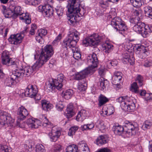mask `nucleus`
I'll return each mask as SVG.
<instances>
[{
  "mask_svg": "<svg viewBox=\"0 0 152 152\" xmlns=\"http://www.w3.org/2000/svg\"><path fill=\"white\" fill-rule=\"evenodd\" d=\"M87 62L89 65V67L76 74L75 79L76 80H80L85 78L88 75L93 74L97 66L98 61L96 54L93 53L88 56L87 59Z\"/></svg>",
  "mask_w": 152,
  "mask_h": 152,
  "instance_id": "1",
  "label": "nucleus"
},
{
  "mask_svg": "<svg viewBox=\"0 0 152 152\" xmlns=\"http://www.w3.org/2000/svg\"><path fill=\"white\" fill-rule=\"evenodd\" d=\"M80 0H68L67 6L69 13L67 19L71 23L77 22V18L83 15L84 12H81L79 8Z\"/></svg>",
  "mask_w": 152,
  "mask_h": 152,
  "instance_id": "2",
  "label": "nucleus"
},
{
  "mask_svg": "<svg viewBox=\"0 0 152 152\" xmlns=\"http://www.w3.org/2000/svg\"><path fill=\"white\" fill-rule=\"evenodd\" d=\"M80 33L76 30L70 31L67 37L65 39L62 43V46L63 48L66 50L67 48H74L79 39Z\"/></svg>",
  "mask_w": 152,
  "mask_h": 152,
  "instance_id": "3",
  "label": "nucleus"
},
{
  "mask_svg": "<svg viewBox=\"0 0 152 152\" xmlns=\"http://www.w3.org/2000/svg\"><path fill=\"white\" fill-rule=\"evenodd\" d=\"M44 118L43 120V122L42 123L41 120L34 118H29L27 121V124L29 127L32 128H37L39 126H41L42 124L44 127L47 126L48 127H49L51 126V123L48 121L45 117H44Z\"/></svg>",
  "mask_w": 152,
  "mask_h": 152,
  "instance_id": "4",
  "label": "nucleus"
},
{
  "mask_svg": "<svg viewBox=\"0 0 152 152\" xmlns=\"http://www.w3.org/2000/svg\"><path fill=\"white\" fill-rule=\"evenodd\" d=\"M137 17L132 18L130 22L131 23L135 24L133 27V29L134 31L138 32L142 34L146 35L147 33V29L145 28L144 23L139 21Z\"/></svg>",
  "mask_w": 152,
  "mask_h": 152,
  "instance_id": "5",
  "label": "nucleus"
},
{
  "mask_svg": "<svg viewBox=\"0 0 152 152\" xmlns=\"http://www.w3.org/2000/svg\"><path fill=\"white\" fill-rule=\"evenodd\" d=\"M124 126V134L127 137H130L135 134L137 130V127L135 126L136 123L128 121H126Z\"/></svg>",
  "mask_w": 152,
  "mask_h": 152,
  "instance_id": "6",
  "label": "nucleus"
},
{
  "mask_svg": "<svg viewBox=\"0 0 152 152\" xmlns=\"http://www.w3.org/2000/svg\"><path fill=\"white\" fill-rule=\"evenodd\" d=\"M111 24L121 34L127 29L125 23L119 17L114 18L111 21Z\"/></svg>",
  "mask_w": 152,
  "mask_h": 152,
  "instance_id": "7",
  "label": "nucleus"
},
{
  "mask_svg": "<svg viewBox=\"0 0 152 152\" xmlns=\"http://www.w3.org/2000/svg\"><path fill=\"white\" fill-rule=\"evenodd\" d=\"M102 37L97 34H94L89 37L86 38L83 41V44L85 46H95L101 41Z\"/></svg>",
  "mask_w": 152,
  "mask_h": 152,
  "instance_id": "8",
  "label": "nucleus"
},
{
  "mask_svg": "<svg viewBox=\"0 0 152 152\" xmlns=\"http://www.w3.org/2000/svg\"><path fill=\"white\" fill-rule=\"evenodd\" d=\"M128 97L121 96L116 99L117 102L120 104L121 108L126 111L132 112L135 108V104L134 103L130 104L129 102L128 101Z\"/></svg>",
  "mask_w": 152,
  "mask_h": 152,
  "instance_id": "9",
  "label": "nucleus"
},
{
  "mask_svg": "<svg viewBox=\"0 0 152 152\" xmlns=\"http://www.w3.org/2000/svg\"><path fill=\"white\" fill-rule=\"evenodd\" d=\"M34 64L31 67L29 66H27L25 67L24 69L22 68H21L18 67H17V69L15 70V71H18L19 72V74H22V76L19 77L20 79L22 78L24 75L27 77H28L33 72L37 69H38L39 68L37 66H36V67H34Z\"/></svg>",
  "mask_w": 152,
  "mask_h": 152,
  "instance_id": "10",
  "label": "nucleus"
},
{
  "mask_svg": "<svg viewBox=\"0 0 152 152\" xmlns=\"http://www.w3.org/2000/svg\"><path fill=\"white\" fill-rule=\"evenodd\" d=\"M27 28L21 32L20 34L11 35L8 40L10 43L12 44L18 45L21 43L22 39L24 36V34L26 33Z\"/></svg>",
  "mask_w": 152,
  "mask_h": 152,
  "instance_id": "11",
  "label": "nucleus"
},
{
  "mask_svg": "<svg viewBox=\"0 0 152 152\" xmlns=\"http://www.w3.org/2000/svg\"><path fill=\"white\" fill-rule=\"evenodd\" d=\"M19 73L18 71H13L10 77L7 78L5 80L4 83L6 85L8 86H11L13 85L14 81L16 83L18 82L20 79L19 77L22 75V74Z\"/></svg>",
  "mask_w": 152,
  "mask_h": 152,
  "instance_id": "12",
  "label": "nucleus"
},
{
  "mask_svg": "<svg viewBox=\"0 0 152 152\" xmlns=\"http://www.w3.org/2000/svg\"><path fill=\"white\" fill-rule=\"evenodd\" d=\"M14 120L12 119L10 116L8 115V114L3 111L0 110V124L4 125L6 124H10L13 123Z\"/></svg>",
  "mask_w": 152,
  "mask_h": 152,
  "instance_id": "13",
  "label": "nucleus"
},
{
  "mask_svg": "<svg viewBox=\"0 0 152 152\" xmlns=\"http://www.w3.org/2000/svg\"><path fill=\"white\" fill-rule=\"evenodd\" d=\"M38 89L35 85L29 84L25 90V95L33 98L35 97L38 93Z\"/></svg>",
  "mask_w": 152,
  "mask_h": 152,
  "instance_id": "14",
  "label": "nucleus"
},
{
  "mask_svg": "<svg viewBox=\"0 0 152 152\" xmlns=\"http://www.w3.org/2000/svg\"><path fill=\"white\" fill-rule=\"evenodd\" d=\"M50 57L48 56L45 54L43 51H41L39 59L34 64V66L36 67L37 66L39 68L48 60Z\"/></svg>",
  "mask_w": 152,
  "mask_h": 152,
  "instance_id": "15",
  "label": "nucleus"
},
{
  "mask_svg": "<svg viewBox=\"0 0 152 152\" xmlns=\"http://www.w3.org/2000/svg\"><path fill=\"white\" fill-rule=\"evenodd\" d=\"M1 62L3 64L7 65L8 66L13 65V67H16L17 65L15 64V62H12L11 60L9 58L8 53L6 51H4L2 53L1 55Z\"/></svg>",
  "mask_w": 152,
  "mask_h": 152,
  "instance_id": "16",
  "label": "nucleus"
},
{
  "mask_svg": "<svg viewBox=\"0 0 152 152\" xmlns=\"http://www.w3.org/2000/svg\"><path fill=\"white\" fill-rule=\"evenodd\" d=\"M56 80H53L52 82L46 84V88L49 91H52L55 88L59 90L61 88L62 85L57 83Z\"/></svg>",
  "mask_w": 152,
  "mask_h": 152,
  "instance_id": "17",
  "label": "nucleus"
},
{
  "mask_svg": "<svg viewBox=\"0 0 152 152\" xmlns=\"http://www.w3.org/2000/svg\"><path fill=\"white\" fill-rule=\"evenodd\" d=\"M121 73L119 72H115L114 75L112 78L113 84L115 86H116L117 88L119 87L120 81L121 80Z\"/></svg>",
  "mask_w": 152,
  "mask_h": 152,
  "instance_id": "18",
  "label": "nucleus"
},
{
  "mask_svg": "<svg viewBox=\"0 0 152 152\" xmlns=\"http://www.w3.org/2000/svg\"><path fill=\"white\" fill-rule=\"evenodd\" d=\"M18 120H23L25 119L28 114L27 110L23 107L21 106L18 109Z\"/></svg>",
  "mask_w": 152,
  "mask_h": 152,
  "instance_id": "19",
  "label": "nucleus"
},
{
  "mask_svg": "<svg viewBox=\"0 0 152 152\" xmlns=\"http://www.w3.org/2000/svg\"><path fill=\"white\" fill-rule=\"evenodd\" d=\"M129 53L127 51L122 54V59L124 64H126L127 63H129L131 64H132L134 62V58L132 57L131 59L130 58V56L129 55Z\"/></svg>",
  "mask_w": 152,
  "mask_h": 152,
  "instance_id": "20",
  "label": "nucleus"
},
{
  "mask_svg": "<svg viewBox=\"0 0 152 152\" xmlns=\"http://www.w3.org/2000/svg\"><path fill=\"white\" fill-rule=\"evenodd\" d=\"M61 134V132L60 131H57L55 132L53 130L48 134L50 140L54 142L57 141Z\"/></svg>",
  "mask_w": 152,
  "mask_h": 152,
  "instance_id": "21",
  "label": "nucleus"
},
{
  "mask_svg": "<svg viewBox=\"0 0 152 152\" xmlns=\"http://www.w3.org/2000/svg\"><path fill=\"white\" fill-rule=\"evenodd\" d=\"M53 47L51 45H47L42 49L41 51H43L48 57H51L53 54Z\"/></svg>",
  "mask_w": 152,
  "mask_h": 152,
  "instance_id": "22",
  "label": "nucleus"
},
{
  "mask_svg": "<svg viewBox=\"0 0 152 152\" xmlns=\"http://www.w3.org/2000/svg\"><path fill=\"white\" fill-rule=\"evenodd\" d=\"M114 133L116 135H120L122 133L124 134V126L123 127L121 125L114 126L113 128Z\"/></svg>",
  "mask_w": 152,
  "mask_h": 152,
  "instance_id": "23",
  "label": "nucleus"
},
{
  "mask_svg": "<svg viewBox=\"0 0 152 152\" xmlns=\"http://www.w3.org/2000/svg\"><path fill=\"white\" fill-rule=\"evenodd\" d=\"M78 147L79 148V152H90L87 145L83 141L80 142Z\"/></svg>",
  "mask_w": 152,
  "mask_h": 152,
  "instance_id": "24",
  "label": "nucleus"
},
{
  "mask_svg": "<svg viewBox=\"0 0 152 152\" xmlns=\"http://www.w3.org/2000/svg\"><path fill=\"white\" fill-rule=\"evenodd\" d=\"M10 7L9 8H7V10L3 11V14L6 18H15L16 15H14L12 8L11 7Z\"/></svg>",
  "mask_w": 152,
  "mask_h": 152,
  "instance_id": "25",
  "label": "nucleus"
},
{
  "mask_svg": "<svg viewBox=\"0 0 152 152\" xmlns=\"http://www.w3.org/2000/svg\"><path fill=\"white\" fill-rule=\"evenodd\" d=\"M113 45L110 43H105L102 45V49L106 53H108L113 49Z\"/></svg>",
  "mask_w": 152,
  "mask_h": 152,
  "instance_id": "26",
  "label": "nucleus"
},
{
  "mask_svg": "<svg viewBox=\"0 0 152 152\" xmlns=\"http://www.w3.org/2000/svg\"><path fill=\"white\" fill-rule=\"evenodd\" d=\"M41 104L42 109L46 111L50 110L53 106L52 104H50L45 100L42 101Z\"/></svg>",
  "mask_w": 152,
  "mask_h": 152,
  "instance_id": "27",
  "label": "nucleus"
},
{
  "mask_svg": "<svg viewBox=\"0 0 152 152\" xmlns=\"http://www.w3.org/2000/svg\"><path fill=\"white\" fill-rule=\"evenodd\" d=\"M73 106L72 105H69L67 106L66 108L67 113L66 116L68 118L72 117L75 114V113L73 111Z\"/></svg>",
  "mask_w": 152,
  "mask_h": 152,
  "instance_id": "28",
  "label": "nucleus"
},
{
  "mask_svg": "<svg viewBox=\"0 0 152 152\" xmlns=\"http://www.w3.org/2000/svg\"><path fill=\"white\" fill-rule=\"evenodd\" d=\"M13 11L14 15H16L15 18H16L18 15L23 16V14L24 13H22V10L20 7L19 6H15L13 7L12 8Z\"/></svg>",
  "mask_w": 152,
  "mask_h": 152,
  "instance_id": "29",
  "label": "nucleus"
},
{
  "mask_svg": "<svg viewBox=\"0 0 152 152\" xmlns=\"http://www.w3.org/2000/svg\"><path fill=\"white\" fill-rule=\"evenodd\" d=\"M98 101V105L99 107H101L108 102L109 100L104 95L100 94L99 97Z\"/></svg>",
  "mask_w": 152,
  "mask_h": 152,
  "instance_id": "30",
  "label": "nucleus"
},
{
  "mask_svg": "<svg viewBox=\"0 0 152 152\" xmlns=\"http://www.w3.org/2000/svg\"><path fill=\"white\" fill-rule=\"evenodd\" d=\"M86 111L84 110L80 111L76 117V120L77 121H82L85 118L86 116Z\"/></svg>",
  "mask_w": 152,
  "mask_h": 152,
  "instance_id": "31",
  "label": "nucleus"
},
{
  "mask_svg": "<svg viewBox=\"0 0 152 152\" xmlns=\"http://www.w3.org/2000/svg\"><path fill=\"white\" fill-rule=\"evenodd\" d=\"M96 142L98 145H103L107 142V138L101 135L96 139Z\"/></svg>",
  "mask_w": 152,
  "mask_h": 152,
  "instance_id": "32",
  "label": "nucleus"
},
{
  "mask_svg": "<svg viewBox=\"0 0 152 152\" xmlns=\"http://www.w3.org/2000/svg\"><path fill=\"white\" fill-rule=\"evenodd\" d=\"M72 51L73 53V57L75 59H78L80 58L81 55L79 49L75 47L72 49Z\"/></svg>",
  "mask_w": 152,
  "mask_h": 152,
  "instance_id": "33",
  "label": "nucleus"
},
{
  "mask_svg": "<svg viewBox=\"0 0 152 152\" xmlns=\"http://www.w3.org/2000/svg\"><path fill=\"white\" fill-rule=\"evenodd\" d=\"M130 2L134 7H139L143 4L144 0H130Z\"/></svg>",
  "mask_w": 152,
  "mask_h": 152,
  "instance_id": "34",
  "label": "nucleus"
},
{
  "mask_svg": "<svg viewBox=\"0 0 152 152\" xmlns=\"http://www.w3.org/2000/svg\"><path fill=\"white\" fill-rule=\"evenodd\" d=\"M145 15L152 19V8L150 7L146 6L144 8Z\"/></svg>",
  "mask_w": 152,
  "mask_h": 152,
  "instance_id": "35",
  "label": "nucleus"
},
{
  "mask_svg": "<svg viewBox=\"0 0 152 152\" xmlns=\"http://www.w3.org/2000/svg\"><path fill=\"white\" fill-rule=\"evenodd\" d=\"M51 9L53 8L50 4H46L44 6H39V10H40V11L42 12L43 14H44L45 11H47L50 9L51 10Z\"/></svg>",
  "mask_w": 152,
  "mask_h": 152,
  "instance_id": "36",
  "label": "nucleus"
},
{
  "mask_svg": "<svg viewBox=\"0 0 152 152\" xmlns=\"http://www.w3.org/2000/svg\"><path fill=\"white\" fill-rule=\"evenodd\" d=\"M51 9L53 8L50 4H46L44 6H39V10H40V11L42 12L43 14H44L45 11H47L50 9L51 10Z\"/></svg>",
  "mask_w": 152,
  "mask_h": 152,
  "instance_id": "37",
  "label": "nucleus"
},
{
  "mask_svg": "<svg viewBox=\"0 0 152 152\" xmlns=\"http://www.w3.org/2000/svg\"><path fill=\"white\" fill-rule=\"evenodd\" d=\"M51 9L53 8L50 4H46L44 6H39V10H40V11L42 12L43 14H44L45 11H47L50 9L51 10Z\"/></svg>",
  "mask_w": 152,
  "mask_h": 152,
  "instance_id": "38",
  "label": "nucleus"
},
{
  "mask_svg": "<svg viewBox=\"0 0 152 152\" xmlns=\"http://www.w3.org/2000/svg\"><path fill=\"white\" fill-rule=\"evenodd\" d=\"M78 147L76 145L73 144L68 146L66 149V152H78Z\"/></svg>",
  "mask_w": 152,
  "mask_h": 152,
  "instance_id": "39",
  "label": "nucleus"
},
{
  "mask_svg": "<svg viewBox=\"0 0 152 152\" xmlns=\"http://www.w3.org/2000/svg\"><path fill=\"white\" fill-rule=\"evenodd\" d=\"M131 91L135 94H139V88L137 82H134L132 84L130 88Z\"/></svg>",
  "mask_w": 152,
  "mask_h": 152,
  "instance_id": "40",
  "label": "nucleus"
},
{
  "mask_svg": "<svg viewBox=\"0 0 152 152\" xmlns=\"http://www.w3.org/2000/svg\"><path fill=\"white\" fill-rule=\"evenodd\" d=\"M20 18L22 20H24L25 22L27 24H29L31 23V18L29 17L28 13L23 14V16L20 17Z\"/></svg>",
  "mask_w": 152,
  "mask_h": 152,
  "instance_id": "41",
  "label": "nucleus"
},
{
  "mask_svg": "<svg viewBox=\"0 0 152 152\" xmlns=\"http://www.w3.org/2000/svg\"><path fill=\"white\" fill-rule=\"evenodd\" d=\"M73 94L72 90L68 89L66 90L64 93V97L66 99H69L70 98Z\"/></svg>",
  "mask_w": 152,
  "mask_h": 152,
  "instance_id": "42",
  "label": "nucleus"
},
{
  "mask_svg": "<svg viewBox=\"0 0 152 152\" xmlns=\"http://www.w3.org/2000/svg\"><path fill=\"white\" fill-rule=\"evenodd\" d=\"M54 80H56L57 81V83L58 84H61V88L65 81V80L64 79V75L62 74H59L58 75L57 79H55Z\"/></svg>",
  "mask_w": 152,
  "mask_h": 152,
  "instance_id": "43",
  "label": "nucleus"
},
{
  "mask_svg": "<svg viewBox=\"0 0 152 152\" xmlns=\"http://www.w3.org/2000/svg\"><path fill=\"white\" fill-rule=\"evenodd\" d=\"M47 33V30L43 29H40L38 31V35L36 37V39L37 40L38 38L41 37L43 36H45Z\"/></svg>",
  "mask_w": 152,
  "mask_h": 152,
  "instance_id": "44",
  "label": "nucleus"
},
{
  "mask_svg": "<svg viewBox=\"0 0 152 152\" xmlns=\"http://www.w3.org/2000/svg\"><path fill=\"white\" fill-rule=\"evenodd\" d=\"M78 127L74 126L70 128L68 134L69 136L74 134L75 132L78 129Z\"/></svg>",
  "mask_w": 152,
  "mask_h": 152,
  "instance_id": "45",
  "label": "nucleus"
},
{
  "mask_svg": "<svg viewBox=\"0 0 152 152\" xmlns=\"http://www.w3.org/2000/svg\"><path fill=\"white\" fill-rule=\"evenodd\" d=\"M87 84L84 82L82 83L80 82L79 83L78 86V88L79 91H85L86 89Z\"/></svg>",
  "mask_w": 152,
  "mask_h": 152,
  "instance_id": "46",
  "label": "nucleus"
},
{
  "mask_svg": "<svg viewBox=\"0 0 152 152\" xmlns=\"http://www.w3.org/2000/svg\"><path fill=\"white\" fill-rule=\"evenodd\" d=\"M136 48L137 51L141 52V53L144 54L147 52V50L145 49V47L143 45H138L136 46Z\"/></svg>",
  "mask_w": 152,
  "mask_h": 152,
  "instance_id": "47",
  "label": "nucleus"
},
{
  "mask_svg": "<svg viewBox=\"0 0 152 152\" xmlns=\"http://www.w3.org/2000/svg\"><path fill=\"white\" fill-rule=\"evenodd\" d=\"M152 125V121L149 120L146 121L143 124L142 127L146 129H149L150 128Z\"/></svg>",
  "mask_w": 152,
  "mask_h": 152,
  "instance_id": "48",
  "label": "nucleus"
},
{
  "mask_svg": "<svg viewBox=\"0 0 152 152\" xmlns=\"http://www.w3.org/2000/svg\"><path fill=\"white\" fill-rule=\"evenodd\" d=\"M36 152H45V147L42 145H36Z\"/></svg>",
  "mask_w": 152,
  "mask_h": 152,
  "instance_id": "49",
  "label": "nucleus"
},
{
  "mask_svg": "<svg viewBox=\"0 0 152 152\" xmlns=\"http://www.w3.org/2000/svg\"><path fill=\"white\" fill-rule=\"evenodd\" d=\"M96 126L100 130H102L105 128V127L103 121H98L96 124Z\"/></svg>",
  "mask_w": 152,
  "mask_h": 152,
  "instance_id": "50",
  "label": "nucleus"
},
{
  "mask_svg": "<svg viewBox=\"0 0 152 152\" xmlns=\"http://www.w3.org/2000/svg\"><path fill=\"white\" fill-rule=\"evenodd\" d=\"M1 149L2 152H11L12 150L10 147L5 145H1Z\"/></svg>",
  "mask_w": 152,
  "mask_h": 152,
  "instance_id": "51",
  "label": "nucleus"
},
{
  "mask_svg": "<svg viewBox=\"0 0 152 152\" xmlns=\"http://www.w3.org/2000/svg\"><path fill=\"white\" fill-rule=\"evenodd\" d=\"M56 12L58 16H62L63 14V10L61 7H57L55 9Z\"/></svg>",
  "mask_w": 152,
  "mask_h": 152,
  "instance_id": "52",
  "label": "nucleus"
},
{
  "mask_svg": "<svg viewBox=\"0 0 152 152\" xmlns=\"http://www.w3.org/2000/svg\"><path fill=\"white\" fill-rule=\"evenodd\" d=\"M62 150V146L59 144H56L54 145V152H59Z\"/></svg>",
  "mask_w": 152,
  "mask_h": 152,
  "instance_id": "53",
  "label": "nucleus"
},
{
  "mask_svg": "<svg viewBox=\"0 0 152 152\" xmlns=\"http://www.w3.org/2000/svg\"><path fill=\"white\" fill-rule=\"evenodd\" d=\"M100 86L102 87L103 90L106 87L107 84H106L107 82V80H104L103 78H102L100 81Z\"/></svg>",
  "mask_w": 152,
  "mask_h": 152,
  "instance_id": "54",
  "label": "nucleus"
},
{
  "mask_svg": "<svg viewBox=\"0 0 152 152\" xmlns=\"http://www.w3.org/2000/svg\"><path fill=\"white\" fill-rule=\"evenodd\" d=\"M44 14L43 15L45 16L46 17H49L51 16H52L53 13V9H51V10H50L47 11H45Z\"/></svg>",
  "mask_w": 152,
  "mask_h": 152,
  "instance_id": "55",
  "label": "nucleus"
},
{
  "mask_svg": "<svg viewBox=\"0 0 152 152\" xmlns=\"http://www.w3.org/2000/svg\"><path fill=\"white\" fill-rule=\"evenodd\" d=\"M144 99L146 101H150L152 100V94L148 93L146 94L145 97H144Z\"/></svg>",
  "mask_w": 152,
  "mask_h": 152,
  "instance_id": "56",
  "label": "nucleus"
},
{
  "mask_svg": "<svg viewBox=\"0 0 152 152\" xmlns=\"http://www.w3.org/2000/svg\"><path fill=\"white\" fill-rule=\"evenodd\" d=\"M36 25L35 24H32L31 27V29L29 31V34L31 35L34 34L35 30L36 29Z\"/></svg>",
  "mask_w": 152,
  "mask_h": 152,
  "instance_id": "57",
  "label": "nucleus"
},
{
  "mask_svg": "<svg viewBox=\"0 0 152 152\" xmlns=\"http://www.w3.org/2000/svg\"><path fill=\"white\" fill-rule=\"evenodd\" d=\"M143 81V77L140 75H138L137 77V82L139 84L140 86H142V82Z\"/></svg>",
  "mask_w": 152,
  "mask_h": 152,
  "instance_id": "58",
  "label": "nucleus"
},
{
  "mask_svg": "<svg viewBox=\"0 0 152 152\" xmlns=\"http://www.w3.org/2000/svg\"><path fill=\"white\" fill-rule=\"evenodd\" d=\"M56 108L58 111H61L64 107L62 102H59L58 103H57L56 105Z\"/></svg>",
  "mask_w": 152,
  "mask_h": 152,
  "instance_id": "59",
  "label": "nucleus"
},
{
  "mask_svg": "<svg viewBox=\"0 0 152 152\" xmlns=\"http://www.w3.org/2000/svg\"><path fill=\"white\" fill-rule=\"evenodd\" d=\"M97 152H111V151L110 149L104 148L100 149Z\"/></svg>",
  "mask_w": 152,
  "mask_h": 152,
  "instance_id": "60",
  "label": "nucleus"
},
{
  "mask_svg": "<svg viewBox=\"0 0 152 152\" xmlns=\"http://www.w3.org/2000/svg\"><path fill=\"white\" fill-rule=\"evenodd\" d=\"M152 64V63L148 61H145L144 66L145 67H149L151 66Z\"/></svg>",
  "mask_w": 152,
  "mask_h": 152,
  "instance_id": "61",
  "label": "nucleus"
},
{
  "mask_svg": "<svg viewBox=\"0 0 152 152\" xmlns=\"http://www.w3.org/2000/svg\"><path fill=\"white\" fill-rule=\"evenodd\" d=\"M105 69L104 68H101L99 69V73L101 76H102L105 72Z\"/></svg>",
  "mask_w": 152,
  "mask_h": 152,
  "instance_id": "62",
  "label": "nucleus"
},
{
  "mask_svg": "<svg viewBox=\"0 0 152 152\" xmlns=\"http://www.w3.org/2000/svg\"><path fill=\"white\" fill-rule=\"evenodd\" d=\"M139 93L141 96H143L145 97V95L146 94H147V93L146 92L145 90H143L139 91Z\"/></svg>",
  "mask_w": 152,
  "mask_h": 152,
  "instance_id": "63",
  "label": "nucleus"
},
{
  "mask_svg": "<svg viewBox=\"0 0 152 152\" xmlns=\"http://www.w3.org/2000/svg\"><path fill=\"white\" fill-rule=\"evenodd\" d=\"M81 130L82 131H84L85 130H88V124L87 125L84 124L81 126Z\"/></svg>",
  "mask_w": 152,
  "mask_h": 152,
  "instance_id": "64",
  "label": "nucleus"
}]
</instances>
